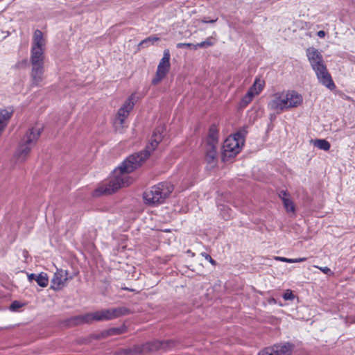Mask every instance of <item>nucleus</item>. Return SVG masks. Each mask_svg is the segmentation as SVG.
<instances>
[{"label": "nucleus", "mask_w": 355, "mask_h": 355, "mask_svg": "<svg viewBox=\"0 0 355 355\" xmlns=\"http://www.w3.org/2000/svg\"><path fill=\"white\" fill-rule=\"evenodd\" d=\"M163 139V128L158 127L153 131L150 143L144 151L137 153L129 156L119 166V175L114 177L108 182H103L94 191L93 196L99 197L102 195H108L116 191L119 189L127 187L131 183L128 173L139 167L157 147Z\"/></svg>", "instance_id": "obj_1"}, {"label": "nucleus", "mask_w": 355, "mask_h": 355, "mask_svg": "<svg viewBox=\"0 0 355 355\" xmlns=\"http://www.w3.org/2000/svg\"><path fill=\"white\" fill-rule=\"evenodd\" d=\"M130 313V310L125 306L101 309L93 313L81 315L83 324H91L94 321L111 320Z\"/></svg>", "instance_id": "obj_2"}, {"label": "nucleus", "mask_w": 355, "mask_h": 355, "mask_svg": "<svg viewBox=\"0 0 355 355\" xmlns=\"http://www.w3.org/2000/svg\"><path fill=\"white\" fill-rule=\"evenodd\" d=\"M173 191V186L171 183L159 182L146 190L143 194V198L147 205H159L163 203Z\"/></svg>", "instance_id": "obj_3"}, {"label": "nucleus", "mask_w": 355, "mask_h": 355, "mask_svg": "<svg viewBox=\"0 0 355 355\" xmlns=\"http://www.w3.org/2000/svg\"><path fill=\"white\" fill-rule=\"evenodd\" d=\"M43 128L42 127H34L29 129L21 141L15 153V157L19 162H24L28 158L31 149L36 144Z\"/></svg>", "instance_id": "obj_4"}, {"label": "nucleus", "mask_w": 355, "mask_h": 355, "mask_svg": "<svg viewBox=\"0 0 355 355\" xmlns=\"http://www.w3.org/2000/svg\"><path fill=\"white\" fill-rule=\"evenodd\" d=\"M46 40L40 30L34 32L31 50V62L32 66L44 67Z\"/></svg>", "instance_id": "obj_5"}, {"label": "nucleus", "mask_w": 355, "mask_h": 355, "mask_svg": "<svg viewBox=\"0 0 355 355\" xmlns=\"http://www.w3.org/2000/svg\"><path fill=\"white\" fill-rule=\"evenodd\" d=\"M245 142V131H238L230 135L223 143L224 158H232L239 154Z\"/></svg>", "instance_id": "obj_6"}, {"label": "nucleus", "mask_w": 355, "mask_h": 355, "mask_svg": "<svg viewBox=\"0 0 355 355\" xmlns=\"http://www.w3.org/2000/svg\"><path fill=\"white\" fill-rule=\"evenodd\" d=\"M171 54L168 49L164 51L163 57L159 61L155 75L152 79V84L153 85H158L164 78H165L168 73L171 69Z\"/></svg>", "instance_id": "obj_7"}, {"label": "nucleus", "mask_w": 355, "mask_h": 355, "mask_svg": "<svg viewBox=\"0 0 355 355\" xmlns=\"http://www.w3.org/2000/svg\"><path fill=\"white\" fill-rule=\"evenodd\" d=\"M312 69L315 72L316 76L322 85L331 90L336 88V85L324 62L313 66Z\"/></svg>", "instance_id": "obj_8"}, {"label": "nucleus", "mask_w": 355, "mask_h": 355, "mask_svg": "<svg viewBox=\"0 0 355 355\" xmlns=\"http://www.w3.org/2000/svg\"><path fill=\"white\" fill-rule=\"evenodd\" d=\"M135 94H132L119 109L116 114V121L121 125H123L125 119L129 116L131 110L135 106Z\"/></svg>", "instance_id": "obj_9"}, {"label": "nucleus", "mask_w": 355, "mask_h": 355, "mask_svg": "<svg viewBox=\"0 0 355 355\" xmlns=\"http://www.w3.org/2000/svg\"><path fill=\"white\" fill-rule=\"evenodd\" d=\"M286 103L284 98V92H277L268 103V108L277 111L278 113L286 111Z\"/></svg>", "instance_id": "obj_10"}, {"label": "nucleus", "mask_w": 355, "mask_h": 355, "mask_svg": "<svg viewBox=\"0 0 355 355\" xmlns=\"http://www.w3.org/2000/svg\"><path fill=\"white\" fill-rule=\"evenodd\" d=\"M286 105V110L297 107L302 104V96L293 90L284 91Z\"/></svg>", "instance_id": "obj_11"}, {"label": "nucleus", "mask_w": 355, "mask_h": 355, "mask_svg": "<svg viewBox=\"0 0 355 355\" xmlns=\"http://www.w3.org/2000/svg\"><path fill=\"white\" fill-rule=\"evenodd\" d=\"M67 279L66 271L60 270L56 272L51 281V288L55 291L60 290L65 285Z\"/></svg>", "instance_id": "obj_12"}, {"label": "nucleus", "mask_w": 355, "mask_h": 355, "mask_svg": "<svg viewBox=\"0 0 355 355\" xmlns=\"http://www.w3.org/2000/svg\"><path fill=\"white\" fill-rule=\"evenodd\" d=\"M44 67L32 66L31 70V82L34 86H39L44 78Z\"/></svg>", "instance_id": "obj_13"}, {"label": "nucleus", "mask_w": 355, "mask_h": 355, "mask_svg": "<svg viewBox=\"0 0 355 355\" xmlns=\"http://www.w3.org/2000/svg\"><path fill=\"white\" fill-rule=\"evenodd\" d=\"M306 56L311 64V67L323 62L322 55L318 49L314 48H309L306 50Z\"/></svg>", "instance_id": "obj_14"}, {"label": "nucleus", "mask_w": 355, "mask_h": 355, "mask_svg": "<svg viewBox=\"0 0 355 355\" xmlns=\"http://www.w3.org/2000/svg\"><path fill=\"white\" fill-rule=\"evenodd\" d=\"M275 355H290L292 352L293 345L290 343H280L271 347Z\"/></svg>", "instance_id": "obj_15"}, {"label": "nucleus", "mask_w": 355, "mask_h": 355, "mask_svg": "<svg viewBox=\"0 0 355 355\" xmlns=\"http://www.w3.org/2000/svg\"><path fill=\"white\" fill-rule=\"evenodd\" d=\"M219 130L216 125L213 124L209 127L207 144H217L218 141Z\"/></svg>", "instance_id": "obj_16"}, {"label": "nucleus", "mask_w": 355, "mask_h": 355, "mask_svg": "<svg viewBox=\"0 0 355 355\" xmlns=\"http://www.w3.org/2000/svg\"><path fill=\"white\" fill-rule=\"evenodd\" d=\"M217 155L216 144H207L205 159L208 163H211Z\"/></svg>", "instance_id": "obj_17"}, {"label": "nucleus", "mask_w": 355, "mask_h": 355, "mask_svg": "<svg viewBox=\"0 0 355 355\" xmlns=\"http://www.w3.org/2000/svg\"><path fill=\"white\" fill-rule=\"evenodd\" d=\"M265 86V82L260 78H256L253 85L250 87V89L255 94H259L263 89Z\"/></svg>", "instance_id": "obj_18"}, {"label": "nucleus", "mask_w": 355, "mask_h": 355, "mask_svg": "<svg viewBox=\"0 0 355 355\" xmlns=\"http://www.w3.org/2000/svg\"><path fill=\"white\" fill-rule=\"evenodd\" d=\"M64 323L69 327L83 324L81 315L69 318L64 321Z\"/></svg>", "instance_id": "obj_19"}, {"label": "nucleus", "mask_w": 355, "mask_h": 355, "mask_svg": "<svg viewBox=\"0 0 355 355\" xmlns=\"http://www.w3.org/2000/svg\"><path fill=\"white\" fill-rule=\"evenodd\" d=\"M255 94L249 89L247 94L241 98L240 102L241 107H245L250 104Z\"/></svg>", "instance_id": "obj_20"}, {"label": "nucleus", "mask_w": 355, "mask_h": 355, "mask_svg": "<svg viewBox=\"0 0 355 355\" xmlns=\"http://www.w3.org/2000/svg\"><path fill=\"white\" fill-rule=\"evenodd\" d=\"M35 281L41 287H46L49 284L48 276L46 273L41 272L37 275Z\"/></svg>", "instance_id": "obj_21"}, {"label": "nucleus", "mask_w": 355, "mask_h": 355, "mask_svg": "<svg viewBox=\"0 0 355 355\" xmlns=\"http://www.w3.org/2000/svg\"><path fill=\"white\" fill-rule=\"evenodd\" d=\"M275 260L280 261L282 262L289 263H299V262H303L307 260L306 257H302V258H297V259H289L283 257H275Z\"/></svg>", "instance_id": "obj_22"}, {"label": "nucleus", "mask_w": 355, "mask_h": 355, "mask_svg": "<svg viewBox=\"0 0 355 355\" xmlns=\"http://www.w3.org/2000/svg\"><path fill=\"white\" fill-rule=\"evenodd\" d=\"M314 144L319 149L326 151L329 150L331 147L329 142L325 139H316L314 142Z\"/></svg>", "instance_id": "obj_23"}, {"label": "nucleus", "mask_w": 355, "mask_h": 355, "mask_svg": "<svg viewBox=\"0 0 355 355\" xmlns=\"http://www.w3.org/2000/svg\"><path fill=\"white\" fill-rule=\"evenodd\" d=\"M282 202L286 211L288 213L291 212L294 214L295 212V206L291 198L284 199V201Z\"/></svg>", "instance_id": "obj_24"}, {"label": "nucleus", "mask_w": 355, "mask_h": 355, "mask_svg": "<svg viewBox=\"0 0 355 355\" xmlns=\"http://www.w3.org/2000/svg\"><path fill=\"white\" fill-rule=\"evenodd\" d=\"M125 331V328H111L106 332L107 336L119 335Z\"/></svg>", "instance_id": "obj_25"}, {"label": "nucleus", "mask_w": 355, "mask_h": 355, "mask_svg": "<svg viewBox=\"0 0 355 355\" xmlns=\"http://www.w3.org/2000/svg\"><path fill=\"white\" fill-rule=\"evenodd\" d=\"M213 45V42L210 41L209 39H207L205 41H203L202 42L198 43L197 44L194 45V49H197L198 48H204L207 46H211Z\"/></svg>", "instance_id": "obj_26"}, {"label": "nucleus", "mask_w": 355, "mask_h": 355, "mask_svg": "<svg viewBox=\"0 0 355 355\" xmlns=\"http://www.w3.org/2000/svg\"><path fill=\"white\" fill-rule=\"evenodd\" d=\"M23 304L17 300H15L12 302L10 306V310L12 311H17L19 308L23 306Z\"/></svg>", "instance_id": "obj_27"}, {"label": "nucleus", "mask_w": 355, "mask_h": 355, "mask_svg": "<svg viewBox=\"0 0 355 355\" xmlns=\"http://www.w3.org/2000/svg\"><path fill=\"white\" fill-rule=\"evenodd\" d=\"M257 355H275V354L271 347H268L261 350Z\"/></svg>", "instance_id": "obj_28"}, {"label": "nucleus", "mask_w": 355, "mask_h": 355, "mask_svg": "<svg viewBox=\"0 0 355 355\" xmlns=\"http://www.w3.org/2000/svg\"><path fill=\"white\" fill-rule=\"evenodd\" d=\"M201 256L203 257L207 261H208L212 266L216 265V261L211 258V257L206 253V252H202Z\"/></svg>", "instance_id": "obj_29"}, {"label": "nucleus", "mask_w": 355, "mask_h": 355, "mask_svg": "<svg viewBox=\"0 0 355 355\" xmlns=\"http://www.w3.org/2000/svg\"><path fill=\"white\" fill-rule=\"evenodd\" d=\"M283 298L285 300H293L295 298V295H293L292 291L287 290L283 295Z\"/></svg>", "instance_id": "obj_30"}, {"label": "nucleus", "mask_w": 355, "mask_h": 355, "mask_svg": "<svg viewBox=\"0 0 355 355\" xmlns=\"http://www.w3.org/2000/svg\"><path fill=\"white\" fill-rule=\"evenodd\" d=\"M314 267L318 268L324 274H326L327 275H334V272L328 267H320V266H314Z\"/></svg>", "instance_id": "obj_31"}, {"label": "nucleus", "mask_w": 355, "mask_h": 355, "mask_svg": "<svg viewBox=\"0 0 355 355\" xmlns=\"http://www.w3.org/2000/svg\"><path fill=\"white\" fill-rule=\"evenodd\" d=\"M278 196L281 198L282 202L284 201V199H289L290 198L289 193L285 190L280 191L278 193Z\"/></svg>", "instance_id": "obj_32"}, {"label": "nucleus", "mask_w": 355, "mask_h": 355, "mask_svg": "<svg viewBox=\"0 0 355 355\" xmlns=\"http://www.w3.org/2000/svg\"><path fill=\"white\" fill-rule=\"evenodd\" d=\"M159 40V37H148V38L142 40L140 43H139V45L142 46L144 45V44L148 42H157Z\"/></svg>", "instance_id": "obj_33"}, {"label": "nucleus", "mask_w": 355, "mask_h": 355, "mask_svg": "<svg viewBox=\"0 0 355 355\" xmlns=\"http://www.w3.org/2000/svg\"><path fill=\"white\" fill-rule=\"evenodd\" d=\"M159 345V343H158V342L149 343L148 344L149 349L150 350L156 349L158 348Z\"/></svg>", "instance_id": "obj_34"}, {"label": "nucleus", "mask_w": 355, "mask_h": 355, "mask_svg": "<svg viewBox=\"0 0 355 355\" xmlns=\"http://www.w3.org/2000/svg\"><path fill=\"white\" fill-rule=\"evenodd\" d=\"M194 45L195 44H191V43H178L177 44V47L178 48H182V47H191V46H193L194 48Z\"/></svg>", "instance_id": "obj_35"}, {"label": "nucleus", "mask_w": 355, "mask_h": 355, "mask_svg": "<svg viewBox=\"0 0 355 355\" xmlns=\"http://www.w3.org/2000/svg\"><path fill=\"white\" fill-rule=\"evenodd\" d=\"M37 275H35L34 273H31V274H29L28 275V279L30 282L33 281V280H35V279H36V277H37Z\"/></svg>", "instance_id": "obj_36"}, {"label": "nucleus", "mask_w": 355, "mask_h": 355, "mask_svg": "<svg viewBox=\"0 0 355 355\" xmlns=\"http://www.w3.org/2000/svg\"><path fill=\"white\" fill-rule=\"evenodd\" d=\"M317 35L319 37L322 38L325 36V32L324 31H319Z\"/></svg>", "instance_id": "obj_37"}, {"label": "nucleus", "mask_w": 355, "mask_h": 355, "mask_svg": "<svg viewBox=\"0 0 355 355\" xmlns=\"http://www.w3.org/2000/svg\"><path fill=\"white\" fill-rule=\"evenodd\" d=\"M217 21V19H211V20H207L206 18H205L203 20H202V22L204 23H214Z\"/></svg>", "instance_id": "obj_38"}, {"label": "nucleus", "mask_w": 355, "mask_h": 355, "mask_svg": "<svg viewBox=\"0 0 355 355\" xmlns=\"http://www.w3.org/2000/svg\"><path fill=\"white\" fill-rule=\"evenodd\" d=\"M187 253L191 257L195 256V254L191 250H187Z\"/></svg>", "instance_id": "obj_39"}, {"label": "nucleus", "mask_w": 355, "mask_h": 355, "mask_svg": "<svg viewBox=\"0 0 355 355\" xmlns=\"http://www.w3.org/2000/svg\"><path fill=\"white\" fill-rule=\"evenodd\" d=\"M123 290H125V291H134V290H133V289H130V288H126V287L123 288Z\"/></svg>", "instance_id": "obj_40"}]
</instances>
